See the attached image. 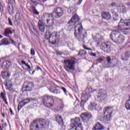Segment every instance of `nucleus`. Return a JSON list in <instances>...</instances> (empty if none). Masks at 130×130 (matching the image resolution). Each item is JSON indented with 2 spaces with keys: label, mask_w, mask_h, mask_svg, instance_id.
<instances>
[{
  "label": "nucleus",
  "mask_w": 130,
  "mask_h": 130,
  "mask_svg": "<svg viewBox=\"0 0 130 130\" xmlns=\"http://www.w3.org/2000/svg\"><path fill=\"white\" fill-rule=\"evenodd\" d=\"M77 27L78 29H77V27H75L74 32L75 37L79 41L84 42L87 37V32L84 31L83 26L81 25V23L78 24Z\"/></svg>",
  "instance_id": "nucleus-1"
},
{
  "label": "nucleus",
  "mask_w": 130,
  "mask_h": 130,
  "mask_svg": "<svg viewBox=\"0 0 130 130\" xmlns=\"http://www.w3.org/2000/svg\"><path fill=\"white\" fill-rule=\"evenodd\" d=\"M47 122L44 119H39L34 120L30 125V130H41L46 126Z\"/></svg>",
  "instance_id": "nucleus-2"
},
{
  "label": "nucleus",
  "mask_w": 130,
  "mask_h": 130,
  "mask_svg": "<svg viewBox=\"0 0 130 130\" xmlns=\"http://www.w3.org/2000/svg\"><path fill=\"white\" fill-rule=\"evenodd\" d=\"M80 21V17L78 15H74L70 20L67 24L68 29L69 31H72V29L74 28L75 30L78 29V25L81 24L82 26V23L79 22Z\"/></svg>",
  "instance_id": "nucleus-3"
},
{
  "label": "nucleus",
  "mask_w": 130,
  "mask_h": 130,
  "mask_svg": "<svg viewBox=\"0 0 130 130\" xmlns=\"http://www.w3.org/2000/svg\"><path fill=\"white\" fill-rule=\"evenodd\" d=\"M118 29L121 31H125V35L128 34L130 32V19L120 20L118 25Z\"/></svg>",
  "instance_id": "nucleus-4"
},
{
  "label": "nucleus",
  "mask_w": 130,
  "mask_h": 130,
  "mask_svg": "<svg viewBox=\"0 0 130 130\" xmlns=\"http://www.w3.org/2000/svg\"><path fill=\"white\" fill-rule=\"evenodd\" d=\"M111 39L116 43H122L124 41V37L120 35V32L114 30L110 35Z\"/></svg>",
  "instance_id": "nucleus-5"
},
{
  "label": "nucleus",
  "mask_w": 130,
  "mask_h": 130,
  "mask_svg": "<svg viewBox=\"0 0 130 130\" xmlns=\"http://www.w3.org/2000/svg\"><path fill=\"white\" fill-rule=\"evenodd\" d=\"M64 69L68 72H70V70H75V64H76V58L75 57H71L68 59L64 60Z\"/></svg>",
  "instance_id": "nucleus-6"
},
{
  "label": "nucleus",
  "mask_w": 130,
  "mask_h": 130,
  "mask_svg": "<svg viewBox=\"0 0 130 130\" xmlns=\"http://www.w3.org/2000/svg\"><path fill=\"white\" fill-rule=\"evenodd\" d=\"M42 100L43 101V104L45 106V107L50 108V107H52L54 105V99L52 96L45 95L42 96Z\"/></svg>",
  "instance_id": "nucleus-7"
},
{
  "label": "nucleus",
  "mask_w": 130,
  "mask_h": 130,
  "mask_svg": "<svg viewBox=\"0 0 130 130\" xmlns=\"http://www.w3.org/2000/svg\"><path fill=\"white\" fill-rule=\"evenodd\" d=\"M46 40H49L52 44H57L58 43V39L57 35L55 32L50 33L49 31H46L45 35Z\"/></svg>",
  "instance_id": "nucleus-8"
},
{
  "label": "nucleus",
  "mask_w": 130,
  "mask_h": 130,
  "mask_svg": "<svg viewBox=\"0 0 130 130\" xmlns=\"http://www.w3.org/2000/svg\"><path fill=\"white\" fill-rule=\"evenodd\" d=\"M80 120L79 117H76L74 119H71V128L69 130H83L82 124L80 123Z\"/></svg>",
  "instance_id": "nucleus-9"
},
{
  "label": "nucleus",
  "mask_w": 130,
  "mask_h": 130,
  "mask_svg": "<svg viewBox=\"0 0 130 130\" xmlns=\"http://www.w3.org/2000/svg\"><path fill=\"white\" fill-rule=\"evenodd\" d=\"M62 15H63V10L61 8L58 7L54 9L52 16L53 18L58 19V18H61Z\"/></svg>",
  "instance_id": "nucleus-10"
},
{
  "label": "nucleus",
  "mask_w": 130,
  "mask_h": 130,
  "mask_svg": "<svg viewBox=\"0 0 130 130\" xmlns=\"http://www.w3.org/2000/svg\"><path fill=\"white\" fill-rule=\"evenodd\" d=\"M45 17L46 18H47V23L51 28H53V27L52 26L53 25V23L54 22L53 21V19H52V14H50L49 13H46L45 14Z\"/></svg>",
  "instance_id": "nucleus-11"
},
{
  "label": "nucleus",
  "mask_w": 130,
  "mask_h": 130,
  "mask_svg": "<svg viewBox=\"0 0 130 130\" xmlns=\"http://www.w3.org/2000/svg\"><path fill=\"white\" fill-rule=\"evenodd\" d=\"M92 118V115L88 113H84L81 114V119L84 123H88L90 119Z\"/></svg>",
  "instance_id": "nucleus-12"
},
{
  "label": "nucleus",
  "mask_w": 130,
  "mask_h": 130,
  "mask_svg": "<svg viewBox=\"0 0 130 130\" xmlns=\"http://www.w3.org/2000/svg\"><path fill=\"white\" fill-rule=\"evenodd\" d=\"M111 44L110 42L105 43L103 44L102 48L104 52L106 53H108V52H110L111 50Z\"/></svg>",
  "instance_id": "nucleus-13"
},
{
  "label": "nucleus",
  "mask_w": 130,
  "mask_h": 130,
  "mask_svg": "<svg viewBox=\"0 0 130 130\" xmlns=\"http://www.w3.org/2000/svg\"><path fill=\"white\" fill-rule=\"evenodd\" d=\"M34 87V84L32 82H28L26 85H23L22 86L23 89H24V91L26 92L30 91L31 90H33V88Z\"/></svg>",
  "instance_id": "nucleus-14"
},
{
  "label": "nucleus",
  "mask_w": 130,
  "mask_h": 130,
  "mask_svg": "<svg viewBox=\"0 0 130 130\" xmlns=\"http://www.w3.org/2000/svg\"><path fill=\"white\" fill-rule=\"evenodd\" d=\"M98 98L101 100H105L107 98V92L104 90H100L98 93Z\"/></svg>",
  "instance_id": "nucleus-15"
},
{
  "label": "nucleus",
  "mask_w": 130,
  "mask_h": 130,
  "mask_svg": "<svg viewBox=\"0 0 130 130\" xmlns=\"http://www.w3.org/2000/svg\"><path fill=\"white\" fill-rule=\"evenodd\" d=\"M89 110L92 111V110H99V106L95 104V103H91L89 106L88 107Z\"/></svg>",
  "instance_id": "nucleus-16"
},
{
  "label": "nucleus",
  "mask_w": 130,
  "mask_h": 130,
  "mask_svg": "<svg viewBox=\"0 0 130 130\" xmlns=\"http://www.w3.org/2000/svg\"><path fill=\"white\" fill-rule=\"evenodd\" d=\"M112 112H113V110H112V107H108L105 108L104 109V114H108V115H110L111 116V114H112Z\"/></svg>",
  "instance_id": "nucleus-17"
},
{
  "label": "nucleus",
  "mask_w": 130,
  "mask_h": 130,
  "mask_svg": "<svg viewBox=\"0 0 130 130\" xmlns=\"http://www.w3.org/2000/svg\"><path fill=\"white\" fill-rule=\"evenodd\" d=\"M12 67V63L9 61H5L3 63L2 68L5 70H8Z\"/></svg>",
  "instance_id": "nucleus-18"
},
{
  "label": "nucleus",
  "mask_w": 130,
  "mask_h": 130,
  "mask_svg": "<svg viewBox=\"0 0 130 130\" xmlns=\"http://www.w3.org/2000/svg\"><path fill=\"white\" fill-rule=\"evenodd\" d=\"M38 27L41 32H44L45 31V24L40 20L38 22Z\"/></svg>",
  "instance_id": "nucleus-19"
},
{
  "label": "nucleus",
  "mask_w": 130,
  "mask_h": 130,
  "mask_svg": "<svg viewBox=\"0 0 130 130\" xmlns=\"http://www.w3.org/2000/svg\"><path fill=\"white\" fill-rule=\"evenodd\" d=\"M92 129L94 130H103L104 129V126L101 125L100 123L97 122Z\"/></svg>",
  "instance_id": "nucleus-20"
},
{
  "label": "nucleus",
  "mask_w": 130,
  "mask_h": 130,
  "mask_svg": "<svg viewBox=\"0 0 130 130\" xmlns=\"http://www.w3.org/2000/svg\"><path fill=\"white\" fill-rule=\"evenodd\" d=\"M102 17L103 19H105L106 20H109L110 18H111V15L109 12H104L102 13Z\"/></svg>",
  "instance_id": "nucleus-21"
},
{
  "label": "nucleus",
  "mask_w": 130,
  "mask_h": 130,
  "mask_svg": "<svg viewBox=\"0 0 130 130\" xmlns=\"http://www.w3.org/2000/svg\"><path fill=\"white\" fill-rule=\"evenodd\" d=\"M26 104H27V103H25L23 100L21 101L18 105V111H20V110H21V109H22V108H23V107H24V106H25V105H26Z\"/></svg>",
  "instance_id": "nucleus-22"
},
{
  "label": "nucleus",
  "mask_w": 130,
  "mask_h": 130,
  "mask_svg": "<svg viewBox=\"0 0 130 130\" xmlns=\"http://www.w3.org/2000/svg\"><path fill=\"white\" fill-rule=\"evenodd\" d=\"M9 34H13V31L10 28H6L4 31V35L6 37H8L10 38L11 36L9 35Z\"/></svg>",
  "instance_id": "nucleus-23"
},
{
  "label": "nucleus",
  "mask_w": 130,
  "mask_h": 130,
  "mask_svg": "<svg viewBox=\"0 0 130 130\" xmlns=\"http://www.w3.org/2000/svg\"><path fill=\"white\" fill-rule=\"evenodd\" d=\"M55 118H56L57 122H58L59 124H62L63 120H62V118L61 117V116H59V115H56Z\"/></svg>",
  "instance_id": "nucleus-24"
},
{
  "label": "nucleus",
  "mask_w": 130,
  "mask_h": 130,
  "mask_svg": "<svg viewBox=\"0 0 130 130\" xmlns=\"http://www.w3.org/2000/svg\"><path fill=\"white\" fill-rule=\"evenodd\" d=\"M9 44H10V42L7 39H3L0 42V46H2V45H9Z\"/></svg>",
  "instance_id": "nucleus-25"
},
{
  "label": "nucleus",
  "mask_w": 130,
  "mask_h": 130,
  "mask_svg": "<svg viewBox=\"0 0 130 130\" xmlns=\"http://www.w3.org/2000/svg\"><path fill=\"white\" fill-rule=\"evenodd\" d=\"M105 116L103 118V121L104 122H108L110 120V117L111 116L108 114H105Z\"/></svg>",
  "instance_id": "nucleus-26"
},
{
  "label": "nucleus",
  "mask_w": 130,
  "mask_h": 130,
  "mask_svg": "<svg viewBox=\"0 0 130 130\" xmlns=\"http://www.w3.org/2000/svg\"><path fill=\"white\" fill-rule=\"evenodd\" d=\"M2 77L3 79L5 80H8L10 78V74L8 72H2Z\"/></svg>",
  "instance_id": "nucleus-27"
},
{
  "label": "nucleus",
  "mask_w": 130,
  "mask_h": 130,
  "mask_svg": "<svg viewBox=\"0 0 130 130\" xmlns=\"http://www.w3.org/2000/svg\"><path fill=\"white\" fill-rule=\"evenodd\" d=\"M85 95H88V94H90V93H93V89L91 86H87L86 89H85Z\"/></svg>",
  "instance_id": "nucleus-28"
},
{
  "label": "nucleus",
  "mask_w": 130,
  "mask_h": 130,
  "mask_svg": "<svg viewBox=\"0 0 130 130\" xmlns=\"http://www.w3.org/2000/svg\"><path fill=\"white\" fill-rule=\"evenodd\" d=\"M125 106L127 110H130V99L126 102L125 104Z\"/></svg>",
  "instance_id": "nucleus-29"
},
{
  "label": "nucleus",
  "mask_w": 130,
  "mask_h": 130,
  "mask_svg": "<svg viewBox=\"0 0 130 130\" xmlns=\"http://www.w3.org/2000/svg\"><path fill=\"white\" fill-rule=\"evenodd\" d=\"M87 52L85 51V50H81L79 51L78 55L80 56H83L84 55H86Z\"/></svg>",
  "instance_id": "nucleus-30"
},
{
  "label": "nucleus",
  "mask_w": 130,
  "mask_h": 130,
  "mask_svg": "<svg viewBox=\"0 0 130 130\" xmlns=\"http://www.w3.org/2000/svg\"><path fill=\"white\" fill-rule=\"evenodd\" d=\"M31 9L32 10V12L35 15H39V12L36 10V8L34 6H31Z\"/></svg>",
  "instance_id": "nucleus-31"
},
{
  "label": "nucleus",
  "mask_w": 130,
  "mask_h": 130,
  "mask_svg": "<svg viewBox=\"0 0 130 130\" xmlns=\"http://www.w3.org/2000/svg\"><path fill=\"white\" fill-rule=\"evenodd\" d=\"M1 98L2 99V100H4V99H6V94L4 93V92H1V95H0Z\"/></svg>",
  "instance_id": "nucleus-32"
},
{
  "label": "nucleus",
  "mask_w": 130,
  "mask_h": 130,
  "mask_svg": "<svg viewBox=\"0 0 130 130\" xmlns=\"http://www.w3.org/2000/svg\"><path fill=\"white\" fill-rule=\"evenodd\" d=\"M50 92H52V93H53L54 94H58L59 93V90L58 89H55L53 91L50 89Z\"/></svg>",
  "instance_id": "nucleus-33"
},
{
  "label": "nucleus",
  "mask_w": 130,
  "mask_h": 130,
  "mask_svg": "<svg viewBox=\"0 0 130 130\" xmlns=\"http://www.w3.org/2000/svg\"><path fill=\"white\" fill-rule=\"evenodd\" d=\"M23 100L24 103H26V104H28V103H30V102H31V100H30V99H26Z\"/></svg>",
  "instance_id": "nucleus-34"
},
{
  "label": "nucleus",
  "mask_w": 130,
  "mask_h": 130,
  "mask_svg": "<svg viewBox=\"0 0 130 130\" xmlns=\"http://www.w3.org/2000/svg\"><path fill=\"white\" fill-rule=\"evenodd\" d=\"M85 103H86V101H82L80 104V106L82 107V108H84V106L85 105Z\"/></svg>",
  "instance_id": "nucleus-35"
},
{
  "label": "nucleus",
  "mask_w": 130,
  "mask_h": 130,
  "mask_svg": "<svg viewBox=\"0 0 130 130\" xmlns=\"http://www.w3.org/2000/svg\"><path fill=\"white\" fill-rule=\"evenodd\" d=\"M106 60L108 62V63H111V62H110V61H111V57H110V56H108L106 58Z\"/></svg>",
  "instance_id": "nucleus-36"
},
{
  "label": "nucleus",
  "mask_w": 130,
  "mask_h": 130,
  "mask_svg": "<svg viewBox=\"0 0 130 130\" xmlns=\"http://www.w3.org/2000/svg\"><path fill=\"white\" fill-rule=\"evenodd\" d=\"M125 56L126 58H128L130 57V53L129 52H126L125 53Z\"/></svg>",
  "instance_id": "nucleus-37"
},
{
  "label": "nucleus",
  "mask_w": 130,
  "mask_h": 130,
  "mask_svg": "<svg viewBox=\"0 0 130 130\" xmlns=\"http://www.w3.org/2000/svg\"><path fill=\"white\" fill-rule=\"evenodd\" d=\"M30 54L31 55H35V50H34V49H31Z\"/></svg>",
  "instance_id": "nucleus-38"
},
{
  "label": "nucleus",
  "mask_w": 130,
  "mask_h": 130,
  "mask_svg": "<svg viewBox=\"0 0 130 130\" xmlns=\"http://www.w3.org/2000/svg\"><path fill=\"white\" fill-rule=\"evenodd\" d=\"M8 22L10 26H13V22H12V20H11V18H10L9 17L8 18Z\"/></svg>",
  "instance_id": "nucleus-39"
},
{
  "label": "nucleus",
  "mask_w": 130,
  "mask_h": 130,
  "mask_svg": "<svg viewBox=\"0 0 130 130\" xmlns=\"http://www.w3.org/2000/svg\"><path fill=\"white\" fill-rule=\"evenodd\" d=\"M8 12H9V14L12 15V14H13V8L12 9H11L10 8H9Z\"/></svg>",
  "instance_id": "nucleus-40"
},
{
  "label": "nucleus",
  "mask_w": 130,
  "mask_h": 130,
  "mask_svg": "<svg viewBox=\"0 0 130 130\" xmlns=\"http://www.w3.org/2000/svg\"><path fill=\"white\" fill-rule=\"evenodd\" d=\"M4 11V6L0 3V12H3Z\"/></svg>",
  "instance_id": "nucleus-41"
},
{
  "label": "nucleus",
  "mask_w": 130,
  "mask_h": 130,
  "mask_svg": "<svg viewBox=\"0 0 130 130\" xmlns=\"http://www.w3.org/2000/svg\"><path fill=\"white\" fill-rule=\"evenodd\" d=\"M30 101H32V102H34V101H37L38 100V99H37V98H35L34 99H29Z\"/></svg>",
  "instance_id": "nucleus-42"
},
{
  "label": "nucleus",
  "mask_w": 130,
  "mask_h": 130,
  "mask_svg": "<svg viewBox=\"0 0 130 130\" xmlns=\"http://www.w3.org/2000/svg\"><path fill=\"white\" fill-rule=\"evenodd\" d=\"M82 2H83V0H79V1L77 3V5L80 6V5L82 4Z\"/></svg>",
  "instance_id": "nucleus-43"
},
{
  "label": "nucleus",
  "mask_w": 130,
  "mask_h": 130,
  "mask_svg": "<svg viewBox=\"0 0 130 130\" xmlns=\"http://www.w3.org/2000/svg\"><path fill=\"white\" fill-rule=\"evenodd\" d=\"M103 58H98L97 59H96V61H98V62H100V61H103Z\"/></svg>",
  "instance_id": "nucleus-44"
},
{
  "label": "nucleus",
  "mask_w": 130,
  "mask_h": 130,
  "mask_svg": "<svg viewBox=\"0 0 130 130\" xmlns=\"http://www.w3.org/2000/svg\"><path fill=\"white\" fill-rule=\"evenodd\" d=\"M3 101L5 102V104H6V105H9V103H8V102L7 101V98L4 99V100H3Z\"/></svg>",
  "instance_id": "nucleus-45"
},
{
  "label": "nucleus",
  "mask_w": 130,
  "mask_h": 130,
  "mask_svg": "<svg viewBox=\"0 0 130 130\" xmlns=\"http://www.w3.org/2000/svg\"><path fill=\"white\" fill-rule=\"evenodd\" d=\"M62 90L63 91L65 94H67V89L64 87H62L61 88Z\"/></svg>",
  "instance_id": "nucleus-46"
},
{
  "label": "nucleus",
  "mask_w": 130,
  "mask_h": 130,
  "mask_svg": "<svg viewBox=\"0 0 130 130\" xmlns=\"http://www.w3.org/2000/svg\"><path fill=\"white\" fill-rule=\"evenodd\" d=\"M30 2L32 3L34 5H37V2L34 1V0H31Z\"/></svg>",
  "instance_id": "nucleus-47"
},
{
  "label": "nucleus",
  "mask_w": 130,
  "mask_h": 130,
  "mask_svg": "<svg viewBox=\"0 0 130 130\" xmlns=\"http://www.w3.org/2000/svg\"><path fill=\"white\" fill-rule=\"evenodd\" d=\"M83 48H84V49H86L87 50H91V49H90L89 48H87L85 46H83Z\"/></svg>",
  "instance_id": "nucleus-48"
},
{
  "label": "nucleus",
  "mask_w": 130,
  "mask_h": 130,
  "mask_svg": "<svg viewBox=\"0 0 130 130\" xmlns=\"http://www.w3.org/2000/svg\"><path fill=\"white\" fill-rule=\"evenodd\" d=\"M10 40H11L12 43H13V44H16V43L15 41H14V40L13 39H10Z\"/></svg>",
  "instance_id": "nucleus-49"
},
{
  "label": "nucleus",
  "mask_w": 130,
  "mask_h": 130,
  "mask_svg": "<svg viewBox=\"0 0 130 130\" xmlns=\"http://www.w3.org/2000/svg\"><path fill=\"white\" fill-rule=\"evenodd\" d=\"M26 67H27V68H28L29 70H31V67H30V66H29V64H28V63H26V64L25 65Z\"/></svg>",
  "instance_id": "nucleus-50"
},
{
  "label": "nucleus",
  "mask_w": 130,
  "mask_h": 130,
  "mask_svg": "<svg viewBox=\"0 0 130 130\" xmlns=\"http://www.w3.org/2000/svg\"><path fill=\"white\" fill-rule=\"evenodd\" d=\"M10 111L11 115H13L14 114V113L13 112V110H12L11 108L10 109Z\"/></svg>",
  "instance_id": "nucleus-51"
},
{
  "label": "nucleus",
  "mask_w": 130,
  "mask_h": 130,
  "mask_svg": "<svg viewBox=\"0 0 130 130\" xmlns=\"http://www.w3.org/2000/svg\"><path fill=\"white\" fill-rule=\"evenodd\" d=\"M22 64H25V66H26L27 64V63H26V62H25V61H22Z\"/></svg>",
  "instance_id": "nucleus-52"
},
{
  "label": "nucleus",
  "mask_w": 130,
  "mask_h": 130,
  "mask_svg": "<svg viewBox=\"0 0 130 130\" xmlns=\"http://www.w3.org/2000/svg\"><path fill=\"white\" fill-rule=\"evenodd\" d=\"M39 70H41V69H40V67H39V66H37V71H39Z\"/></svg>",
  "instance_id": "nucleus-53"
},
{
  "label": "nucleus",
  "mask_w": 130,
  "mask_h": 130,
  "mask_svg": "<svg viewBox=\"0 0 130 130\" xmlns=\"http://www.w3.org/2000/svg\"><path fill=\"white\" fill-rule=\"evenodd\" d=\"M115 3H112V4H111V6H112V7H115Z\"/></svg>",
  "instance_id": "nucleus-54"
},
{
  "label": "nucleus",
  "mask_w": 130,
  "mask_h": 130,
  "mask_svg": "<svg viewBox=\"0 0 130 130\" xmlns=\"http://www.w3.org/2000/svg\"><path fill=\"white\" fill-rule=\"evenodd\" d=\"M4 126L6 127V126H8V124L7 123H4Z\"/></svg>",
  "instance_id": "nucleus-55"
},
{
  "label": "nucleus",
  "mask_w": 130,
  "mask_h": 130,
  "mask_svg": "<svg viewBox=\"0 0 130 130\" xmlns=\"http://www.w3.org/2000/svg\"><path fill=\"white\" fill-rule=\"evenodd\" d=\"M46 1L47 0H43L42 1H41L42 3H45V2H46Z\"/></svg>",
  "instance_id": "nucleus-56"
},
{
  "label": "nucleus",
  "mask_w": 130,
  "mask_h": 130,
  "mask_svg": "<svg viewBox=\"0 0 130 130\" xmlns=\"http://www.w3.org/2000/svg\"><path fill=\"white\" fill-rule=\"evenodd\" d=\"M91 55H92V56H96V54L93 53Z\"/></svg>",
  "instance_id": "nucleus-57"
},
{
  "label": "nucleus",
  "mask_w": 130,
  "mask_h": 130,
  "mask_svg": "<svg viewBox=\"0 0 130 130\" xmlns=\"http://www.w3.org/2000/svg\"><path fill=\"white\" fill-rule=\"evenodd\" d=\"M10 2H11V3H14L15 2V0H9Z\"/></svg>",
  "instance_id": "nucleus-58"
},
{
  "label": "nucleus",
  "mask_w": 130,
  "mask_h": 130,
  "mask_svg": "<svg viewBox=\"0 0 130 130\" xmlns=\"http://www.w3.org/2000/svg\"><path fill=\"white\" fill-rule=\"evenodd\" d=\"M2 38H3V36L1 35H0V39H2Z\"/></svg>",
  "instance_id": "nucleus-59"
},
{
  "label": "nucleus",
  "mask_w": 130,
  "mask_h": 130,
  "mask_svg": "<svg viewBox=\"0 0 130 130\" xmlns=\"http://www.w3.org/2000/svg\"><path fill=\"white\" fill-rule=\"evenodd\" d=\"M2 116H3V117H5V113H3V114H2Z\"/></svg>",
  "instance_id": "nucleus-60"
},
{
  "label": "nucleus",
  "mask_w": 130,
  "mask_h": 130,
  "mask_svg": "<svg viewBox=\"0 0 130 130\" xmlns=\"http://www.w3.org/2000/svg\"><path fill=\"white\" fill-rule=\"evenodd\" d=\"M122 8H123V10H125V7L124 6H122Z\"/></svg>",
  "instance_id": "nucleus-61"
},
{
  "label": "nucleus",
  "mask_w": 130,
  "mask_h": 130,
  "mask_svg": "<svg viewBox=\"0 0 130 130\" xmlns=\"http://www.w3.org/2000/svg\"><path fill=\"white\" fill-rule=\"evenodd\" d=\"M35 71H32V75L34 74V73H35Z\"/></svg>",
  "instance_id": "nucleus-62"
},
{
  "label": "nucleus",
  "mask_w": 130,
  "mask_h": 130,
  "mask_svg": "<svg viewBox=\"0 0 130 130\" xmlns=\"http://www.w3.org/2000/svg\"><path fill=\"white\" fill-rule=\"evenodd\" d=\"M7 89H8V90H11V88H10V87H8Z\"/></svg>",
  "instance_id": "nucleus-63"
},
{
  "label": "nucleus",
  "mask_w": 130,
  "mask_h": 130,
  "mask_svg": "<svg viewBox=\"0 0 130 130\" xmlns=\"http://www.w3.org/2000/svg\"><path fill=\"white\" fill-rule=\"evenodd\" d=\"M94 39H97V37H94Z\"/></svg>",
  "instance_id": "nucleus-64"
}]
</instances>
